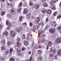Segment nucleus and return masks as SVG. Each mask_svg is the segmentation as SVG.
<instances>
[{"mask_svg": "<svg viewBox=\"0 0 61 61\" xmlns=\"http://www.w3.org/2000/svg\"><path fill=\"white\" fill-rule=\"evenodd\" d=\"M10 27H11V26H8L7 28V29H8V30H9L10 29Z\"/></svg>", "mask_w": 61, "mask_h": 61, "instance_id": "nucleus-45", "label": "nucleus"}, {"mask_svg": "<svg viewBox=\"0 0 61 61\" xmlns=\"http://www.w3.org/2000/svg\"><path fill=\"white\" fill-rule=\"evenodd\" d=\"M23 18V17L22 16H20L19 17V21L20 22H21L22 21V19Z\"/></svg>", "mask_w": 61, "mask_h": 61, "instance_id": "nucleus-18", "label": "nucleus"}, {"mask_svg": "<svg viewBox=\"0 0 61 61\" xmlns=\"http://www.w3.org/2000/svg\"><path fill=\"white\" fill-rule=\"evenodd\" d=\"M52 45V43L51 41H49L48 42V45H47V46H51Z\"/></svg>", "mask_w": 61, "mask_h": 61, "instance_id": "nucleus-13", "label": "nucleus"}, {"mask_svg": "<svg viewBox=\"0 0 61 61\" xmlns=\"http://www.w3.org/2000/svg\"><path fill=\"white\" fill-rule=\"evenodd\" d=\"M10 34H11V36L12 37H14V36H15V33L14 31H13L12 30H10Z\"/></svg>", "mask_w": 61, "mask_h": 61, "instance_id": "nucleus-1", "label": "nucleus"}, {"mask_svg": "<svg viewBox=\"0 0 61 61\" xmlns=\"http://www.w3.org/2000/svg\"><path fill=\"white\" fill-rule=\"evenodd\" d=\"M61 41V39L60 38H58L56 40V43H60Z\"/></svg>", "mask_w": 61, "mask_h": 61, "instance_id": "nucleus-7", "label": "nucleus"}, {"mask_svg": "<svg viewBox=\"0 0 61 61\" xmlns=\"http://www.w3.org/2000/svg\"><path fill=\"white\" fill-rule=\"evenodd\" d=\"M16 40L17 41V46H19L21 45V44H20V43H19V41H20V38L19 37H18L16 39Z\"/></svg>", "mask_w": 61, "mask_h": 61, "instance_id": "nucleus-3", "label": "nucleus"}, {"mask_svg": "<svg viewBox=\"0 0 61 61\" xmlns=\"http://www.w3.org/2000/svg\"><path fill=\"white\" fill-rule=\"evenodd\" d=\"M12 3H7V5H8L9 6L10 5L11 7H13V5Z\"/></svg>", "mask_w": 61, "mask_h": 61, "instance_id": "nucleus-19", "label": "nucleus"}, {"mask_svg": "<svg viewBox=\"0 0 61 61\" xmlns=\"http://www.w3.org/2000/svg\"><path fill=\"white\" fill-rule=\"evenodd\" d=\"M30 36V34L29 33H28L27 35V37H29Z\"/></svg>", "mask_w": 61, "mask_h": 61, "instance_id": "nucleus-39", "label": "nucleus"}, {"mask_svg": "<svg viewBox=\"0 0 61 61\" xmlns=\"http://www.w3.org/2000/svg\"><path fill=\"white\" fill-rule=\"evenodd\" d=\"M36 28H34L32 30V31H36Z\"/></svg>", "mask_w": 61, "mask_h": 61, "instance_id": "nucleus-55", "label": "nucleus"}, {"mask_svg": "<svg viewBox=\"0 0 61 61\" xmlns=\"http://www.w3.org/2000/svg\"><path fill=\"white\" fill-rule=\"evenodd\" d=\"M57 29L58 30H61V26H59L57 27Z\"/></svg>", "mask_w": 61, "mask_h": 61, "instance_id": "nucleus-38", "label": "nucleus"}, {"mask_svg": "<svg viewBox=\"0 0 61 61\" xmlns=\"http://www.w3.org/2000/svg\"><path fill=\"white\" fill-rule=\"evenodd\" d=\"M42 13H46V12H47V11L46 10L44 9V10H42Z\"/></svg>", "mask_w": 61, "mask_h": 61, "instance_id": "nucleus-30", "label": "nucleus"}, {"mask_svg": "<svg viewBox=\"0 0 61 61\" xmlns=\"http://www.w3.org/2000/svg\"><path fill=\"white\" fill-rule=\"evenodd\" d=\"M53 15L54 16H56V12H55L53 14Z\"/></svg>", "mask_w": 61, "mask_h": 61, "instance_id": "nucleus-50", "label": "nucleus"}, {"mask_svg": "<svg viewBox=\"0 0 61 61\" xmlns=\"http://www.w3.org/2000/svg\"><path fill=\"white\" fill-rule=\"evenodd\" d=\"M53 26V27H56L57 24L56 23L54 24H52V23L51 24Z\"/></svg>", "mask_w": 61, "mask_h": 61, "instance_id": "nucleus-26", "label": "nucleus"}, {"mask_svg": "<svg viewBox=\"0 0 61 61\" xmlns=\"http://www.w3.org/2000/svg\"><path fill=\"white\" fill-rule=\"evenodd\" d=\"M61 18V15L58 16L57 19H58V18Z\"/></svg>", "mask_w": 61, "mask_h": 61, "instance_id": "nucleus-43", "label": "nucleus"}, {"mask_svg": "<svg viewBox=\"0 0 61 61\" xmlns=\"http://www.w3.org/2000/svg\"><path fill=\"white\" fill-rule=\"evenodd\" d=\"M7 16L8 17H9H9H12V15H7Z\"/></svg>", "mask_w": 61, "mask_h": 61, "instance_id": "nucleus-49", "label": "nucleus"}, {"mask_svg": "<svg viewBox=\"0 0 61 61\" xmlns=\"http://www.w3.org/2000/svg\"><path fill=\"white\" fill-rule=\"evenodd\" d=\"M2 44L3 45H5V40H3L2 41Z\"/></svg>", "mask_w": 61, "mask_h": 61, "instance_id": "nucleus-21", "label": "nucleus"}, {"mask_svg": "<svg viewBox=\"0 0 61 61\" xmlns=\"http://www.w3.org/2000/svg\"><path fill=\"white\" fill-rule=\"evenodd\" d=\"M23 37L24 38H25V34H23Z\"/></svg>", "mask_w": 61, "mask_h": 61, "instance_id": "nucleus-48", "label": "nucleus"}, {"mask_svg": "<svg viewBox=\"0 0 61 61\" xmlns=\"http://www.w3.org/2000/svg\"><path fill=\"white\" fill-rule=\"evenodd\" d=\"M18 55L19 56H22V53L21 52H19L18 54Z\"/></svg>", "mask_w": 61, "mask_h": 61, "instance_id": "nucleus-27", "label": "nucleus"}, {"mask_svg": "<svg viewBox=\"0 0 61 61\" xmlns=\"http://www.w3.org/2000/svg\"><path fill=\"white\" fill-rule=\"evenodd\" d=\"M57 0H52V1L50 2V5H54V3L55 2H56Z\"/></svg>", "mask_w": 61, "mask_h": 61, "instance_id": "nucleus-4", "label": "nucleus"}, {"mask_svg": "<svg viewBox=\"0 0 61 61\" xmlns=\"http://www.w3.org/2000/svg\"><path fill=\"white\" fill-rule=\"evenodd\" d=\"M13 51V50L11 49H10V53H11L12 52V51Z\"/></svg>", "mask_w": 61, "mask_h": 61, "instance_id": "nucleus-53", "label": "nucleus"}, {"mask_svg": "<svg viewBox=\"0 0 61 61\" xmlns=\"http://www.w3.org/2000/svg\"><path fill=\"white\" fill-rule=\"evenodd\" d=\"M21 11V9L20 8H18L17 9V11L18 12H20Z\"/></svg>", "mask_w": 61, "mask_h": 61, "instance_id": "nucleus-33", "label": "nucleus"}, {"mask_svg": "<svg viewBox=\"0 0 61 61\" xmlns=\"http://www.w3.org/2000/svg\"><path fill=\"white\" fill-rule=\"evenodd\" d=\"M19 6L22 7V2H21L19 4Z\"/></svg>", "mask_w": 61, "mask_h": 61, "instance_id": "nucleus-34", "label": "nucleus"}, {"mask_svg": "<svg viewBox=\"0 0 61 61\" xmlns=\"http://www.w3.org/2000/svg\"><path fill=\"white\" fill-rule=\"evenodd\" d=\"M9 52V51L8 50L5 51V53L6 55H7L9 54V52Z\"/></svg>", "mask_w": 61, "mask_h": 61, "instance_id": "nucleus-24", "label": "nucleus"}, {"mask_svg": "<svg viewBox=\"0 0 61 61\" xmlns=\"http://www.w3.org/2000/svg\"><path fill=\"white\" fill-rule=\"evenodd\" d=\"M17 31L18 32H20V29H17Z\"/></svg>", "mask_w": 61, "mask_h": 61, "instance_id": "nucleus-44", "label": "nucleus"}, {"mask_svg": "<svg viewBox=\"0 0 61 61\" xmlns=\"http://www.w3.org/2000/svg\"><path fill=\"white\" fill-rule=\"evenodd\" d=\"M29 5L32 6L33 5V3L32 2H30L29 3Z\"/></svg>", "mask_w": 61, "mask_h": 61, "instance_id": "nucleus-41", "label": "nucleus"}, {"mask_svg": "<svg viewBox=\"0 0 61 61\" xmlns=\"http://www.w3.org/2000/svg\"><path fill=\"white\" fill-rule=\"evenodd\" d=\"M22 25H23V26H25V25H27V24H26V23H24L22 24Z\"/></svg>", "mask_w": 61, "mask_h": 61, "instance_id": "nucleus-36", "label": "nucleus"}, {"mask_svg": "<svg viewBox=\"0 0 61 61\" xmlns=\"http://www.w3.org/2000/svg\"><path fill=\"white\" fill-rule=\"evenodd\" d=\"M58 54L60 56L61 55V49H60L58 51Z\"/></svg>", "mask_w": 61, "mask_h": 61, "instance_id": "nucleus-17", "label": "nucleus"}, {"mask_svg": "<svg viewBox=\"0 0 61 61\" xmlns=\"http://www.w3.org/2000/svg\"><path fill=\"white\" fill-rule=\"evenodd\" d=\"M47 50L48 49V48H49V47H48L49 46H47Z\"/></svg>", "mask_w": 61, "mask_h": 61, "instance_id": "nucleus-61", "label": "nucleus"}, {"mask_svg": "<svg viewBox=\"0 0 61 61\" xmlns=\"http://www.w3.org/2000/svg\"><path fill=\"white\" fill-rule=\"evenodd\" d=\"M53 23L52 24H56V22L55 21H53L52 22Z\"/></svg>", "mask_w": 61, "mask_h": 61, "instance_id": "nucleus-60", "label": "nucleus"}, {"mask_svg": "<svg viewBox=\"0 0 61 61\" xmlns=\"http://www.w3.org/2000/svg\"><path fill=\"white\" fill-rule=\"evenodd\" d=\"M30 26H32V25H33V24H32V23L31 22L30 24Z\"/></svg>", "mask_w": 61, "mask_h": 61, "instance_id": "nucleus-57", "label": "nucleus"}, {"mask_svg": "<svg viewBox=\"0 0 61 61\" xmlns=\"http://www.w3.org/2000/svg\"><path fill=\"white\" fill-rule=\"evenodd\" d=\"M42 2H45L46 1V0H42Z\"/></svg>", "mask_w": 61, "mask_h": 61, "instance_id": "nucleus-62", "label": "nucleus"}, {"mask_svg": "<svg viewBox=\"0 0 61 61\" xmlns=\"http://www.w3.org/2000/svg\"><path fill=\"white\" fill-rule=\"evenodd\" d=\"M47 13L48 14L50 15L52 13V10H47Z\"/></svg>", "mask_w": 61, "mask_h": 61, "instance_id": "nucleus-14", "label": "nucleus"}, {"mask_svg": "<svg viewBox=\"0 0 61 61\" xmlns=\"http://www.w3.org/2000/svg\"><path fill=\"white\" fill-rule=\"evenodd\" d=\"M55 57L56 59L57 58V55H56L55 56Z\"/></svg>", "mask_w": 61, "mask_h": 61, "instance_id": "nucleus-54", "label": "nucleus"}, {"mask_svg": "<svg viewBox=\"0 0 61 61\" xmlns=\"http://www.w3.org/2000/svg\"><path fill=\"white\" fill-rule=\"evenodd\" d=\"M31 16V14L30 13H28L27 15V17L28 19H29Z\"/></svg>", "mask_w": 61, "mask_h": 61, "instance_id": "nucleus-12", "label": "nucleus"}, {"mask_svg": "<svg viewBox=\"0 0 61 61\" xmlns=\"http://www.w3.org/2000/svg\"><path fill=\"white\" fill-rule=\"evenodd\" d=\"M51 8L52 10H55L56 9V7L54 6H52L51 7Z\"/></svg>", "mask_w": 61, "mask_h": 61, "instance_id": "nucleus-32", "label": "nucleus"}, {"mask_svg": "<svg viewBox=\"0 0 61 61\" xmlns=\"http://www.w3.org/2000/svg\"><path fill=\"white\" fill-rule=\"evenodd\" d=\"M11 44H12V42L10 41L8 42L7 44L8 46H10Z\"/></svg>", "mask_w": 61, "mask_h": 61, "instance_id": "nucleus-23", "label": "nucleus"}, {"mask_svg": "<svg viewBox=\"0 0 61 61\" xmlns=\"http://www.w3.org/2000/svg\"><path fill=\"white\" fill-rule=\"evenodd\" d=\"M5 15V12L4 11H2L1 12V15Z\"/></svg>", "mask_w": 61, "mask_h": 61, "instance_id": "nucleus-37", "label": "nucleus"}, {"mask_svg": "<svg viewBox=\"0 0 61 61\" xmlns=\"http://www.w3.org/2000/svg\"><path fill=\"white\" fill-rule=\"evenodd\" d=\"M24 43L25 46H27L28 45V42L27 41H25Z\"/></svg>", "mask_w": 61, "mask_h": 61, "instance_id": "nucleus-20", "label": "nucleus"}, {"mask_svg": "<svg viewBox=\"0 0 61 61\" xmlns=\"http://www.w3.org/2000/svg\"><path fill=\"white\" fill-rule=\"evenodd\" d=\"M42 47V46H40L38 47V48H41Z\"/></svg>", "mask_w": 61, "mask_h": 61, "instance_id": "nucleus-56", "label": "nucleus"}, {"mask_svg": "<svg viewBox=\"0 0 61 61\" xmlns=\"http://www.w3.org/2000/svg\"><path fill=\"white\" fill-rule=\"evenodd\" d=\"M2 2H5V0H1Z\"/></svg>", "mask_w": 61, "mask_h": 61, "instance_id": "nucleus-64", "label": "nucleus"}, {"mask_svg": "<svg viewBox=\"0 0 61 61\" xmlns=\"http://www.w3.org/2000/svg\"><path fill=\"white\" fill-rule=\"evenodd\" d=\"M29 38H28V37L26 39V40H27L28 41V40H29Z\"/></svg>", "mask_w": 61, "mask_h": 61, "instance_id": "nucleus-63", "label": "nucleus"}, {"mask_svg": "<svg viewBox=\"0 0 61 61\" xmlns=\"http://www.w3.org/2000/svg\"><path fill=\"white\" fill-rule=\"evenodd\" d=\"M43 30H42L40 31H39L38 32V36H40L41 35V34L42 33H43Z\"/></svg>", "mask_w": 61, "mask_h": 61, "instance_id": "nucleus-11", "label": "nucleus"}, {"mask_svg": "<svg viewBox=\"0 0 61 61\" xmlns=\"http://www.w3.org/2000/svg\"><path fill=\"white\" fill-rule=\"evenodd\" d=\"M38 53L39 55H41V54H42V52L41 51L39 50H38Z\"/></svg>", "mask_w": 61, "mask_h": 61, "instance_id": "nucleus-25", "label": "nucleus"}, {"mask_svg": "<svg viewBox=\"0 0 61 61\" xmlns=\"http://www.w3.org/2000/svg\"><path fill=\"white\" fill-rule=\"evenodd\" d=\"M34 7L36 9L39 7V6H38L37 5H36Z\"/></svg>", "mask_w": 61, "mask_h": 61, "instance_id": "nucleus-22", "label": "nucleus"}, {"mask_svg": "<svg viewBox=\"0 0 61 61\" xmlns=\"http://www.w3.org/2000/svg\"><path fill=\"white\" fill-rule=\"evenodd\" d=\"M16 52H21V49L20 47L16 49Z\"/></svg>", "mask_w": 61, "mask_h": 61, "instance_id": "nucleus-10", "label": "nucleus"}, {"mask_svg": "<svg viewBox=\"0 0 61 61\" xmlns=\"http://www.w3.org/2000/svg\"><path fill=\"white\" fill-rule=\"evenodd\" d=\"M31 46L33 48H34L35 47V45H34L33 44H32Z\"/></svg>", "mask_w": 61, "mask_h": 61, "instance_id": "nucleus-46", "label": "nucleus"}, {"mask_svg": "<svg viewBox=\"0 0 61 61\" xmlns=\"http://www.w3.org/2000/svg\"><path fill=\"white\" fill-rule=\"evenodd\" d=\"M28 12V10L26 8L24 9L23 11V13L25 14H26Z\"/></svg>", "mask_w": 61, "mask_h": 61, "instance_id": "nucleus-9", "label": "nucleus"}, {"mask_svg": "<svg viewBox=\"0 0 61 61\" xmlns=\"http://www.w3.org/2000/svg\"><path fill=\"white\" fill-rule=\"evenodd\" d=\"M53 56H54L53 54H51L50 55V57H53Z\"/></svg>", "mask_w": 61, "mask_h": 61, "instance_id": "nucleus-47", "label": "nucleus"}, {"mask_svg": "<svg viewBox=\"0 0 61 61\" xmlns=\"http://www.w3.org/2000/svg\"><path fill=\"white\" fill-rule=\"evenodd\" d=\"M6 25H11V24L10 23V22H9V21H6Z\"/></svg>", "mask_w": 61, "mask_h": 61, "instance_id": "nucleus-15", "label": "nucleus"}, {"mask_svg": "<svg viewBox=\"0 0 61 61\" xmlns=\"http://www.w3.org/2000/svg\"><path fill=\"white\" fill-rule=\"evenodd\" d=\"M55 30H56L55 28H51L49 29V31L51 34H53L55 32Z\"/></svg>", "mask_w": 61, "mask_h": 61, "instance_id": "nucleus-2", "label": "nucleus"}, {"mask_svg": "<svg viewBox=\"0 0 61 61\" xmlns=\"http://www.w3.org/2000/svg\"><path fill=\"white\" fill-rule=\"evenodd\" d=\"M40 20V17H38L36 18V20L35 21V22L37 24L39 23Z\"/></svg>", "mask_w": 61, "mask_h": 61, "instance_id": "nucleus-5", "label": "nucleus"}, {"mask_svg": "<svg viewBox=\"0 0 61 61\" xmlns=\"http://www.w3.org/2000/svg\"><path fill=\"white\" fill-rule=\"evenodd\" d=\"M43 5L44 7H47V4L46 2H44L43 4Z\"/></svg>", "mask_w": 61, "mask_h": 61, "instance_id": "nucleus-16", "label": "nucleus"}, {"mask_svg": "<svg viewBox=\"0 0 61 61\" xmlns=\"http://www.w3.org/2000/svg\"><path fill=\"white\" fill-rule=\"evenodd\" d=\"M10 12L12 15H15V13L14 10L12 9L10 10Z\"/></svg>", "mask_w": 61, "mask_h": 61, "instance_id": "nucleus-8", "label": "nucleus"}, {"mask_svg": "<svg viewBox=\"0 0 61 61\" xmlns=\"http://www.w3.org/2000/svg\"><path fill=\"white\" fill-rule=\"evenodd\" d=\"M38 61H41L42 60V58L41 57H39L38 58Z\"/></svg>", "mask_w": 61, "mask_h": 61, "instance_id": "nucleus-28", "label": "nucleus"}, {"mask_svg": "<svg viewBox=\"0 0 61 61\" xmlns=\"http://www.w3.org/2000/svg\"><path fill=\"white\" fill-rule=\"evenodd\" d=\"M48 22V18H47L46 19V23Z\"/></svg>", "mask_w": 61, "mask_h": 61, "instance_id": "nucleus-52", "label": "nucleus"}, {"mask_svg": "<svg viewBox=\"0 0 61 61\" xmlns=\"http://www.w3.org/2000/svg\"><path fill=\"white\" fill-rule=\"evenodd\" d=\"M50 50L51 51V52H56V50H52V48H51V49H50Z\"/></svg>", "mask_w": 61, "mask_h": 61, "instance_id": "nucleus-31", "label": "nucleus"}, {"mask_svg": "<svg viewBox=\"0 0 61 61\" xmlns=\"http://www.w3.org/2000/svg\"><path fill=\"white\" fill-rule=\"evenodd\" d=\"M10 61H14V58H10Z\"/></svg>", "mask_w": 61, "mask_h": 61, "instance_id": "nucleus-42", "label": "nucleus"}, {"mask_svg": "<svg viewBox=\"0 0 61 61\" xmlns=\"http://www.w3.org/2000/svg\"><path fill=\"white\" fill-rule=\"evenodd\" d=\"M3 35H4L6 36H8L9 35L8 31H4L3 33Z\"/></svg>", "mask_w": 61, "mask_h": 61, "instance_id": "nucleus-6", "label": "nucleus"}, {"mask_svg": "<svg viewBox=\"0 0 61 61\" xmlns=\"http://www.w3.org/2000/svg\"><path fill=\"white\" fill-rule=\"evenodd\" d=\"M2 26L1 25H0V29H2Z\"/></svg>", "mask_w": 61, "mask_h": 61, "instance_id": "nucleus-59", "label": "nucleus"}, {"mask_svg": "<svg viewBox=\"0 0 61 61\" xmlns=\"http://www.w3.org/2000/svg\"><path fill=\"white\" fill-rule=\"evenodd\" d=\"M25 48H24V47H23L22 49V50H23V51H24V50H25Z\"/></svg>", "mask_w": 61, "mask_h": 61, "instance_id": "nucleus-58", "label": "nucleus"}, {"mask_svg": "<svg viewBox=\"0 0 61 61\" xmlns=\"http://www.w3.org/2000/svg\"><path fill=\"white\" fill-rule=\"evenodd\" d=\"M44 24V22H42L40 24V25L41 26H42Z\"/></svg>", "mask_w": 61, "mask_h": 61, "instance_id": "nucleus-35", "label": "nucleus"}, {"mask_svg": "<svg viewBox=\"0 0 61 61\" xmlns=\"http://www.w3.org/2000/svg\"><path fill=\"white\" fill-rule=\"evenodd\" d=\"M48 27H49V26L48 25H46V28H45V30H47V29Z\"/></svg>", "mask_w": 61, "mask_h": 61, "instance_id": "nucleus-40", "label": "nucleus"}, {"mask_svg": "<svg viewBox=\"0 0 61 61\" xmlns=\"http://www.w3.org/2000/svg\"><path fill=\"white\" fill-rule=\"evenodd\" d=\"M1 49L2 50H5V47L4 46H2L1 47Z\"/></svg>", "mask_w": 61, "mask_h": 61, "instance_id": "nucleus-29", "label": "nucleus"}, {"mask_svg": "<svg viewBox=\"0 0 61 61\" xmlns=\"http://www.w3.org/2000/svg\"><path fill=\"white\" fill-rule=\"evenodd\" d=\"M1 57L2 59H5L4 57V56H1Z\"/></svg>", "mask_w": 61, "mask_h": 61, "instance_id": "nucleus-51", "label": "nucleus"}]
</instances>
